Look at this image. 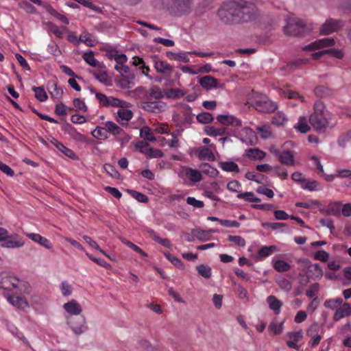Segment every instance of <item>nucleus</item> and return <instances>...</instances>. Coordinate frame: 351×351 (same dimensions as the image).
Here are the masks:
<instances>
[{"mask_svg":"<svg viewBox=\"0 0 351 351\" xmlns=\"http://www.w3.org/2000/svg\"><path fill=\"white\" fill-rule=\"evenodd\" d=\"M256 13V6L253 0H227L217 12L220 20L226 24L248 22Z\"/></svg>","mask_w":351,"mask_h":351,"instance_id":"obj_1","label":"nucleus"},{"mask_svg":"<svg viewBox=\"0 0 351 351\" xmlns=\"http://www.w3.org/2000/svg\"><path fill=\"white\" fill-rule=\"evenodd\" d=\"M128 94L136 99L141 100V108L144 110L156 113L162 110V105L159 100L164 97V93L156 85L152 86L149 90L143 86H138Z\"/></svg>","mask_w":351,"mask_h":351,"instance_id":"obj_2","label":"nucleus"},{"mask_svg":"<svg viewBox=\"0 0 351 351\" xmlns=\"http://www.w3.org/2000/svg\"><path fill=\"white\" fill-rule=\"evenodd\" d=\"M330 112L321 104H316L314 112L309 117V123L314 130L324 133L329 128Z\"/></svg>","mask_w":351,"mask_h":351,"instance_id":"obj_3","label":"nucleus"},{"mask_svg":"<svg viewBox=\"0 0 351 351\" xmlns=\"http://www.w3.org/2000/svg\"><path fill=\"white\" fill-rule=\"evenodd\" d=\"M311 30V25H307L303 20L295 17L289 18L286 26L284 27L285 34L292 36L303 37Z\"/></svg>","mask_w":351,"mask_h":351,"instance_id":"obj_4","label":"nucleus"},{"mask_svg":"<svg viewBox=\"0 0 351 351\" xmlns=\"http://www.w3.org/2000/svg\"><path fill=\"white\" fill-rule=\"evenodd\" d=\"M298 263L302 264V267H303L302 271L303 274L300 273L299 274L300 276H306V279L303 280H300V282L302 285L305 286L309 282L310 278H320L323 276V271L321 267L317 263H312L307 258H301L298 261Z\"/></svg>","mask_w":351,"mask_h":351,"instance_id":"obj_5","label":"nucleus"},{"mask_svg":"<svg viewBox=\"0 0 351 351\" xmlns=\"http://www.w3.org/2000/svg\"><path fill=\"white\" fill-rule=\"evenodd\" d=\"M67 323L71 326L72 330L77 335L82 334L88 329V326L86 324V319L82 315L77 317L69 316L67 319Z\"/></svg>","mask_w":351,"mask_h":351,"instance_id":"obj_6","label":"nucleus"},{"mask_svg":"<svg viewBox=\"0 0 351 351\" xmlns=\"http://www.w3.org/2000/svg\"><path fill=\"white\" fill-rule=\"evenodd\" d=\"M253 106L256 110L264 113L273 112L277 108L276 104L265 97H261V99H254Z\"/></svg>","mask_w":351,"mask_h":351,"instance_id":"obj_7","label":"nucleus"},{"mask_svg":"<svg viewBox=\"0 0 351 351\" xmlns=\"http://www.w3.org/2000/svg\"><path fill=\"white\" fill-rule=\"evenodd\" d=\"M343 26L341 20L328 19L322 25L319 33L322 35H328L332 32H337Z\"/></svg>","mask_w":351,"mask_h":351,"instance_id":"obj_8","label":"nucleus"},{"mask_svg":"<svg viewBox=\"0 0 351 351\" xmlns=\"http://www.w3.org/2000/svg\"><path fill=\"white\" fill-rule=\"evenodd\" d=\"M24 241L22 237L17 234H9L5 241L1 243L3 247L19 248L24 245Z\"/></svg>","mask_w":351,"mask_h":351,"instance_id":"obj_9","label":"nucleus"},{"mask_svg":"<svg viewBox=\"0 0 351 351\" xmlns=\"http://www.w3.org/2000/svg\"><path fill=\"white\" fill-rule=\"evenodd\" d=\"M134 79V75L129 73L128 75L121 76V77L119 78L118 77L115 79V83L117 86L120 87L122 89H129L131 88L134 83L132 81Z\"/></svg>","mask_w":351,"mask_h":351,"instance_id":"obj_10","label":"nucleus"},{"mask_svg":"<svg viewBox=\"0 0 351 351\" xmlns=\"http://www.w3.org/2000/svg\"><path fill=\"white\" fill-rule=\"evenodd\" d=\"M133 117V112L126 108H121L117 111V121L121 125H128V122Z\"/></svg>","mask_w":351,"mask_h":351,"instance_id":"obj_11","label":"nucleus"},{"mask_svg":"<svg viewBox=\"0 0 351 351\" xmlns=\"http://www.w3.org/2000/svg\"><path fill=\"white\" fill-rule=\"evenodd\" d=\"M350 305L347 302L343 303L341 306H339V308L336 309L335 313L333 315V319L334 321L337 322L341 319V318L350 316Z\"/></svg>","mask_w":351,"mask_h":351,"instance_id":"obj_12","label":"nucleus"},{"mask_svg":"<svg viewBox=\"0 0 351 351\" xmlns=\"http://www.w3.org/2000/svg\"><path fill=\"white\" fill-rule=\"evenodd\" d=\"M217 120L223 125L240 126L241 121L232 115L219 114L217 117Z\"/></svg>","mask_w":351,"mask_h":351,"instance_id":"obj_13","label":"nucleus"},{"mask_svg":"<svg viewBox=\"0 0 351 351\" xmlns=\"http://www.w3.org/2000/svg\"><path fill=\"white\" fill-rule=\"evenodd\" d=\"M154 67L158 73L166 76H170L173 72V67L166 61L156 60Z\"/></svg>","mask_w":351,"mask_h":351,"instance_id":"obj_14","label":"nucleus"},{"mask_svg":"<svg viewBox=\"0 0 351 351\" xmlns=\"http://www.w3.org/2000/svg\"><path fill=\"white\" fill-rule=\"evenodd\" d=\"M18 280L9 276L0 274V288L5 290H10L17 287Z\"/></svg>","mask_w":351,"mask_h":351,"instance_id":"obj_15","label":"nucleus"},{"mask_svg":"<svg viewBox=\"0 0 351 351\" xmlns=\"http://www.w3.org/2000/svg\"><path fill=\"white\" fill-rule=\"evenodd\" d=\"M63 307L70 316L79 315L82 311L81 306L74 300L65 303Z\"/></svg>","mask_w":351,"mask_h":351,"instance_id":"obj_16","label":"nucleus"},{"mask_svg":"<svg viewBox=\"0 0 351 351\" xmlns=\"http://www.w3.org/2000/svg\"><path fill=\"white\" fill-rule=\"evenodd\" d=\"M277 158L282 165L287 166H293L295 165L294 156L291 151H282Z\"/></svg>","mask_w":351,"mask_h":351,"instance_id":"obj_17","label":"nucleus"},{"mask_svg":"<svg viewBox=\"0 0 351 351\" xmlns=\"http://www.w3.org/2000/svg\"><path fill=\"white\" fill-rule=\"evenodd\" d=\"M50 142L62 154L67 157L74 159L76 157L75 154L73 150L64 146L61 142L58 141L54 138H51Z\"/></svg>","mask_w":351,"mask_h":351,"instance_id":"obj_18","label":"nucleus"},{"mask_svg":"<svg viewBox=\"0 0 351 351\" xmlns=\"http://www.w3.org/2000/svg\"><path fill=\"white\" fill-rule=\"evenodd\" d=\"M199 84L205 89L210 90L213 88L217 87L218 80L210 75H206L199 79Z\"/></svg>","mask_w":351,"mask_h":351,"instance_id":"obj_19","label":"nucleus"},{"mask_svg":"<svg viewBox=\"0 0 351 351\" xmlns=\"http://www.w3.org/2000/svg\"><path fill=\"white\" fill-rule=\"evenodd\" d=\"M183 120L181 121V125H189L193 122V114L192 113L191 108L187 104L182 106Z\"/></svg>","mask_w":351,"mask_h":351,"instance_id":"obj_20","label":"nucleus"},{"mask_svg":"<svg viewBox=\"0 0 351 351\" xmlns=\"http://www.w3.org/2000/svg\"><path fill=\"white\" fill-rule=\"evenodd\" d=\"M27 237L34 241L39 243L40 245L45 247L46 249H51L52 247V243L47 238L42 237L39 234L31 233L28 234Z\"/></svg>","mask_w":351,"mask_h":351,"instance_id":"obj_21","label":"nucleus"},{"mask_svg":"<svg viewBox=\"0 0 351 351\" xmlns=\"http://www.w3.org/2000/svg\"><path fill=\"white\" fill-rule=\"evenodd\" d=\"M103 124L106 127L108 133H110L116 137L122 136V134H124V130L112 121H106Z\"/></svg>","mask_w":351,"mask_h":351,"instance_id":"obj_22","label":"nucleus"},{"mask_svg":"<svg viewBox=\"0 0 351 351\" xmlns=\"http://www.w3.org/2000/svg\"><path fill=\"white\" fill-rule=\"evenodd\" d=\"M146 232L149 234L150 238H152L154 241L160 243L162 246L168 248H169L171 246V242L168 239L160 238L154 230L151 228H147Z\"/></svg>","mask_w":351,"mask_h":351,"instance_id":"obj_23","label":"nucleus"},{"mask_svg":"<svg viewBox=\"0 0 351 351\" xmlns=\"http://www.w3.org/2000/svg\"><path fill=\"white\" fill-rule=\"evenodd\" d=\"M267 302L269 304L270 309L273 310L275 314L278 315L280 312V308L282 306V302L279 300L274 295H269L267 298Z\"/></svg>","mask_w":351,"mask_h":351,"instance_id":"obj_24","label":"nucleus"},{"mask_svg":"<svg viewBox=\"0 0 351 351\" xmlns=\"http://www.w3.org/2000/svg\"><path fill=\"white\" fill-rule=\"evenodd\" d=\"M193 3V0H176L175 7L180 14L189 11Z\"/></svg>","mask_w":351,"mask_h":351,"instance_id":"obj_25","label":"nucleus"},{"mask_svg":"<svg viewBox=\"0 0 351 351\" xmlns=\"http://www.w3.org/2000/svg\"><path fill=\"white\" fill-rule=\"evenodd\" d=\"M197 156L199 160H206L208 161H214L215 160L213 152L207 147H201L199 149Z\"/></svg>","mask_w":351,"mask_h":351,"instance_id":"obj_26","label":"nucleus"},{"mask_svg":"<svg viewBox=\"0 0 351 351\" xmlns=\"http://www.w3.org/2000/svg\"><path fill=\"white\" fill-rule=\"evenodd\" d=\"M219 166L223 171L226 172H234L236 173L240 172L238 165L233 161L219 162Z\"/></svg>","mask_w":351,"mask_h":351,"instance_id":"obj_27","label":"nucleus"},{"mask_svg":"<svg viewBox=\"0 0 351 351\" xmlns=\"http://www.w3.org/2000/svg\"><path fill=\"white\" fill-rule=\"evenodd\" d=\"M48 90L52 97L60 99L63 95V90L62 88L58 87L56 82H48Z\"/></svg>","mask_w":351,"mask_h":351,"instance_id":"obj_28","label":"nucleus"},{"mask_svg":"<svg viewBox=\"0 0 351 351\" xmlns=\"http://www.w3.org/2000/svg\"><path fill=\"white\" fill-rule=\"evenodd\" d=\"M83 58L89 65L93 67H98L99 69H104L105 67L103 63H99L94 58V53L93 51L84 53Z\"/></svg>","mask_w":351,"mask_h":351,"instance_id":"obj_29","label":"nucleus"},{"mask_svg":"<svg viewBox=\"0 0 351 351\" xmlns=\"http://www.w3.org/2000/svg\"><path fill=\"white\" fill-rule=\"evenodd\" d=\"M8 300L13 305L16 306L19 308H25L28 306L27 302L23 298L15 296V295H10L8 297Z\"/></svg>","mask_w":351,"mask_h":351,"instance_id":"obj_30","label":"nucleus"},{"mask_svg":"<svg viewBox=\"0 0 351 351\" xmlns=\"http://www.w3.org/2000/svg\"><path fill=\"white\" fill-rule=\"evenodd\" d=\"M128 108L130 103L113 97H108L106 107Z\"/></svg>","mask_w":351,"mask_h":351,"instance_id":"obj_31","label":"nucleus"},{"mask_svg":"<svg viewBox=\"0 0 351 351\" xmlns=\"http://www.w3.org/2000/svg\"><path fill=\"white\" fill-rule=\"evenodd\" d=\"M246 155L251 159L262 160L265 157L266 153L258 148H250L246 150Z\"/></svg>","mask_w":351,"mask_h":351,"instance_id":"obj_32","label":"nucleus"},{"mask_svg":"<svg viewBox=\"0 0 351 351\" xmlns=\"http://www.w3.org/2000/svg\"><path fill=\"white\" fill-rule=\"evenodd\" d=\"M293 128L302 134H305L311 130V127L308 125L307 119L305 117H300L298 123Z\"/></svg>","mask_w":351,"mask_h":351,"instance_id":"obj_33","label":"nucleus"},{"mask_svg":"<svg viewBox=\"0 0 351 351\" xmlns=\"http://www.w3.org/2000/svg\"><path fill=\"white\" fill-rule=\"evenodd\" d=\"M91 134L99 140H106L108 138V132L105 125L104 127L97 126L91 132Z\"/></svg>","mask_w":351,"mask_h":351,"instance_id":"obj_34","label":"nucleus"},{"mask_svg":"<svg viewBox=\"0 0 351 351\" xmlns=\"http://www.w3.org/2000/svg\"><path fill=\"white\" fill-rule=\"evenodd\" d=\"M204 131L206 134L210 136H223L226 133L225 128H216L214 126H206Z\"/></svg>","mask_w":351,"mask_h":351,"instance_id":"obj_35","label":"nucleus"},{"mask_svg":"<svg viewBox=\"0 0 351 351\" xmlns=\"http://www.w3.org/2000/svg\"><path fill=\"white\" fill-rule=\"evenodd\" d=\"M92 73L95 77L101 83L104 84L106 86H110L112 84L111 80L109 79L106 71H93Z\"/></svg>","mask_w":351,"mask_h":351,"instance_id":"obj_36","label":"nucleus"},{"mask_svg":"<svg viewBox=\"0 0 351 351\" xmlns=\"http://www.w3.org/2000/svg\"><path fill=\"white\" fill-rule=\"evenodd\" d=\"M274 269L278 272L288 271L291 269V265L284 260H276L273 263Z\"/></svg>","mask_w":351,"mask_h":351,"instance_id":"obj_37","label":"nucleus"},{"mask_svg":"<svg viewBox=\"0 0 351 351\" xmlns=\"http://www.w3.org/2000/svg\"><path fill=\"white\" fill-rule=\"evenodd\" d=\"M211 232H216L215 230H210L208 231L194 229L192 230L193 235L200 241H206L210 237Z\"/></svg>","mask_w":351,"mask_h":351,"instance_id":"obj_38","label":"nucleus"},{"mask_svg":"<svg viewBox=\"0 0 351 351\" xmlns=\"http://www.w3.org/2000/svg\"><path fill=\"white\" fill-rule=\"evenodd\" d=\"M140 136L145 141H155L156 138L151 130L148 126L143 127L140 130Z\"/></svg>","mask_w":351,"mask_h":351,"instance_id":"obj_39","label":"nucleus"},{"mask_svg":"<svg viewBox=\"0 0 351 351\" xmlns=\"http://www.w3.org/2000/svg\"><path fill=\"white\" fill-rule=\"evenodd\" d=\"M166 56L170 60H176L182 61L183 62L187 63L189 62V58L187 57L186 53H174L172 51H167Z\"/></svg>","mask_w":351,"mask_h":351,"instance_id":"obj_40","label":"nucleus"},{"mask_svg":"<svg viewBox=\"0 0 351 351\" xmlns=\"http://www.w3.org/2000/svg\"><path fill=\"white\" fill-rule=\"evenodd\" d=\"M341 204L339 202H332L330 203L327 208H328V215H333L338 217L340 215L341 213Z\"/></svg>","mask_w":351,"mask_h":351,"instance_id":"obj_41","label":"nucleus"},{"mask_svg":"<svg viewBox=\"0 0 351 351\" xmlns=\"http://www.w3.org/2000/svg\"><path fill=\"white\" fill-rule=\"evenodd\" d=\"M196 269L197 271V273L201 276L205 278H210L212 274V270L211 268L206 265H199L196 266Z\"/></svg>","mask_w":351,"mask_h":351,"instance_id":"obj_42","label":"nucleus"},{"mask_svg":"<svg viewBox=\"0 0 351 351\" xmlns=\"http://www.w3.org/2000/svg\"><path fill=\"white\" fill-rule=\"evenodd\" d=\"M196 119L200 123L206 124L211 123L213 121L214 117L211 113L208 112H204L198 114L196 116Z\"/></svg>","mask_w":351,"mask_h":351,"instance_id":"obj_43","label":"nucleus"},{"mask_svg":"<svg viewBox=\"0 0 351 351\" xmlns=\"http://www.w3.org/2000/svg\"><path fill=\"white\" fill-rule=\"evenodd\" d=\"M127 192L129 194H130L133 198H134L139 202L147 203L149 201V198L147 197V196L141 192L132 189H128Z\"/></svg>","mask_w":351,"mask_h":351,"instance_id":"obj_44","label":"nucleus"},{"mask_svg":"<svg viewBox=\"0 0 351 351\" xmlns=\"http://www.w3.org/2000/svg\"><path fill=\"white\" fill-rule=\"evenodd\" d=\"M32 90L35 93V97L39 101L43 102L47 99L48 97L43 87L34 86L32 87Z\"/></svg>","mask_w":351,"mask_h":351,"instance_id":"obj_45","label":"nucleus"},{"mask_svg":"<svg viewBox=\"0 0 351 351\" xmlns=\"http://www.w3.org/2000/svg\"><path fill=\"white\" fill-rule=\"evenodd\" d=\"M343 300L341 298L327 300L324 302V306L332 310H335L341 306Z\"/></svg>","mask_w":351,"mask_h":351,"instance_id":"obj_46","label":"nucleus"},{"mask_svg":"<svg viewBox=\"0 0 351 351\" xmlns=\"http://www.w3.org/2000/svg\"><path fill=\"white\" fill-rule=\"evenodd\" d=\"M165 95L169 99H179L184 95L180 88H169L165 91Z\"/></svg>","mask_w":351,"mask_h":351,"instance_id":"obj_47","label":"nucleus"},{"mask_svg":"<svg viewBox=\"0 0 351 351\" xmlns=\"http://www.w3.org/2000/svg\"><path fill=\"white\" fill-rule=\"evenodd\" d=\"M315 94L319 97H326L331 95V90L325 86H317L314 90Z\"/></svg>","mask_w":351,"mask_h":351,"instance_id":"obj_48","label":"nucleus"},{"mask_svg":"<svg viewBox=\"0 0 351 351\" xmlns=\"http://www.w3.org/2000/svg\"><path fill=\"white\" fill-rule=\"evenodd\" d=\"M202 172L210 177H217L219 173L217 169L208 163L202 165Z\"/></svg>","mask_w":351,"mask_h":351,"instance_id":"obj_49","label":"nucleus"},{"mask_svg":"<svg viewBox=\"0 0 351 351\" xmlns=\"http://www.w3.org/2000/svg\"><path fill=\"white\" fill-rule=\"evenodd\" d=\"M164 255L176 267L179 269L184 268V264L180 258L174 256L169 252H164Z\"/></svg>","mask_w":351,"mask_h":351,"instance_id":"obj_50","label":"nucleus"},{"mask_svg":"<svg viewBox=\"0 0 351 351\" xmlns=\"http://www.w3.org/2000/svg\"><path fill=\"white\" fill-rule=\"evenodd\" d=\"M276 283L281 289L285 291L286 292H289L292 289V284L291 281L285 278H281L277 280Z\"/></svg>","mask_w":351,"mask_h":351,"instance_id":"obj_51","label":"nucleus"},{"mask_svg":"<svg viewBox=\"0 0 351 351\" xmlns=\"http://www.w3.org/2000/svg\"><path fill=\"white\" fill-rule=\"evenodd\" d=\"M287 121V119L283 114L277 113L273 117L271 123L277 126H282Z\"/></svg>","mask_w":351,"mask_h":351,"instance_id":"obj_52","label":"nucleus"},{"mask_svg":"<svg viewBox=\"0 0 351 351\" xmlns=\"http://www.w3.org/2000/svg\"><path fill=\"white\" fill-rule=\"evenodd\" d=\"M73 140L79 142H88V138L81 133L78 132L75 128L69 134Z\"/></svg>","mask_w":351,"mask_h":351,"instance_id":"obj_53","label":"nucleus"},{"mask_svg":"<svg viewBox=\"0 0 351 351\" xmlns=\"http://www.w3.org/2000/svg\"><path fill=\"white\" fill-rule=\"evenodd\" d=\"M47 11L52 16H55L56 18L58 19L60 21L63 22L64 24H69V19L64 15L58 13L54 8H53L51 6H49L47 8Z\"/></svg>","mask_w":351,"mask_h":351,"instance_id":"obj_54","label":"nucleus"},{"mask_svg":"<svg viewBox=\"0 0 351 351\" xmlns=\"http://www.w3.org/2000/svg\"><path fill=\"white\" fill-rule=\"evenodd\" d=\"M283 324H278L277 322H272L268 326V330L274 332V335H280L282 332Z\"/></svg>","mask_w":351,"mask_h":351,"instance_id":"obj_55","label":"nucleus"},{"mask_svg":"<svg viewBox=\"0 0 351 351\" xmlns=\"http://www.w3.org/2000/svg\"><path fill=\"white\" fill-rule=\"evenodd\" d=\"M276 250L275 245L264 246L258 250V255L262 257H266L271 254Z\"/></svg>","mask_w":351,"mask_h":351,"instance_id":"obj_56","label":"nucleus"},{"mask_svg":"<svg viewBox=\"0 0 351 351\" xmlns=\"http://www.w3.org/2000/svg\"><path fill=\"white\" fill-rule=\"evenodd\" d=\"M122 242L125 244H126L130 248L132 249L136 252L141 254L142 256L147 257V254H146L145 252H143L139 247H138L136 245L134 244L131 241H129L126 240L125 239H123Z\"/></svg>","mask_w":351,"mask_h":351,"instance_id":"obj_57","label":"nucleus"},{"mask_svg":"<svg viewBox=\"0 0 351 351\" xmlns=\"http://www.w3.org/2000/svg\"><path fill=\"white\" fill-rule=\"evenodd\" d=\"M163 155V152L161 150L149 147V149L147 150L146 157L147 158H162Z\"/></svg>","mask_w":351,"mask_h":351,"instance_id":"obj_58","label":"nucleus"},{"mask_svg":"<svg viewBox=\"0 0 351 351\" xmlns=\"http://www.w3.org/2000/svg\"><path fill=\"white\" fill-rule=\"evenodd\" d=\"M187 176L193 182H199L202 180V175L199 171L195 169H189L187 171Z\"/></svg>","mask_w":351,"mask_h":351,"instance_id":"obj_59","label":"nucleus"},{"mask_svg":"<svg viewBox=\"0 0 351 351\" xmlns=\"http://www.w3.org/2000/svg\"><path fill=\"white\" fill-rule=\"evenodd\" d=\"M257 130L260 132L261 137L264 139L268 138L271 134V128L268 125L258 127Z\"/></svg>","mask_w":351,"mask_h":351,"instance_id":"obj_60","label":"nucleus"},{"mask_svg":"<svg viewBox=\"0 0 351 351\" xmlns=\"http://www.w3.org/2000/svg\"><path fill=\"white\" fill-rule=\"evenodd\" d=\"M73 106L77 111L86 112L88 108L84 101L80 98H76L73 100Z\"/></svg>","mask_w":351,"mask_h":351,"instance_id":"obj_61","label":"nucleus"},{"mask_svg":"<svg viewBox=\"0 0 351 351\" xmlns=\"http://www.w3.org/2000/svg\"><path fill=\"white\" fill-rule=\"evenodd\" d=\"M317 43L320 46V48H324L335 45V41L332 38H324L322 39L317 40Z\"/></svg>","mask_w":351,"mask_h":351,"instance_id":"obj_62","label":"nucleus"},{"mask_svg":"<svg viewBox=\"0 0 351 351\" xmlns=\"http://www.w3.org/2000/svg\"><path fill=\"white\" fill-rule=\"evenodd\" d=\"M47 25H48V27H49V30L51 32L54 34L58 38H62V37H63V32H62V31H61L60 27H58L56 25H55V24H53L52 23H49L47 24Z\"/></svg>","mask_w":351,"mask_h":351,"instance_id":"obj_63","label":"nucleus"},{"mask_svg":"<svg viewBox=\"0 0 351 351\" xmlns=\"http://www.w3.org/2000/svg\"><path fill=\"white\" fill-rule=\"evenodd\" d=\"M319 290V285L318 283H313L310 285L309 289L306 291V295L308 298H313Z\"/></svg>","mask_w":351,"mask_h":351,"instance_id":"obj_64","label":"nucleus"}]
</instances>
